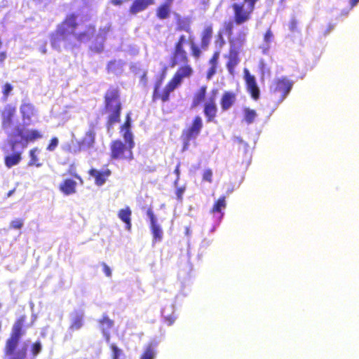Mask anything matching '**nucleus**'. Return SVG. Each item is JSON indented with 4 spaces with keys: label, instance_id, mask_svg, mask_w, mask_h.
<instances>
[{
    "label": "nucleus",
    "instance_id": "nucleus-1",
    "mask_svg": "<svg viewBox=\"0 0 359 359\" xmlns=\"http://www.w3.org/2000/svg\"><path fill=\"white\" fill-rule=\"evenodd\" d=\"M78 15L74 13L67 14L64 20L57 26L55 32L50 36V44L53 48H60V43L70 35L79 42L89 41L95 34L96 27L94 24L88 25L83 32L76 33L79 27Z\"/></svg>",
    "mask_w": 359,
    "mask_h": 359
},
{
    "label": "nucleus",
    "instance_id": "nucleus-2",
    "mask_svg": "<svg viewBox=\"0 0 359 359\" xmlns=\"http://www.w3.org/2000/svg\"><path fill=\"white\" fill-rule=\"evenodd\" d=\"M26 316H20L14 323L9 337L6 339L3 348L4 359H26L27 348L25 344L20 346L21 339L25 334L24 325Z\"/></svg>",
    "mask_w": 359,
    "mask_h": 359
},
{
    "label": "nucleus",
    "instance_id": "nucleus-3",
    "mask_svg": "<svg viewBox=\"0 0 359 359\" xmlns=\"http://www.w3.org/2000/svg\"><path fill=\"white\" fill-rule=\"evenodd\" d=\"M122 109L121 90L118 86L111 85L104 93L101 111L106 116V126L108 128L121 121Z\"/></svg>",
    "mask_w": 359,
    "mask_h": 359
},
{
    "label": "nucleus",
    "instance_id": "nucleus-4",
    "mask_svg": "<svg viewBox=\"0 0 359 359\" xmlns=\"http://www.w3.org/2000/svg\"><path fill=\"white\" fill-rule=\"evenodd\" d=\"M231 1L230 8L233 13V22L236 25H242L252 19L256 4L260 0Z\"/></svg>",
    "mask_w": 359,
    "mask_h": 359
},
{
    "label": "nucleus",
    "instance_id": "nucleus-5",
    "mask_svg": "<svg viewBox=\"0 0 359 359\" xmlns=\"http://www.w3.org/2000/svg\"><path fill=\"white\" fill-rule=\"evenodd\" d=\"M246 32L241 30L236 38L229 39L230 48L228 53L224 55V57L226 59V67L228 72L231 75L234 74L235 68L241 61L239 51L236 48V44L241 46L246 40Z\"/></svg>",
    "mask_w": 359,
    "mask_h": 359
},
{
    "label": "nucleus",
    "instance_id": "nucleus-6",
    "mask_svg": "<svg viewBox=\"0 0 359 359\" xmlns=\"http://www.w3.org/2000/svg\"><path fill=\"white\" fill-rule=\"evenodd\" d=\"M123 143L120 140H113L110 143V158L111 160L132 161L134 158L133 149L135 147V142L132 140L125 141Z\"/></svg>",
    "mask_w": 359,
    "mask_h": 359
},
{
    "label": "nucleus",
    "instance_id": "nucleus-7",
    "mask_svg": "<svg viewBox=\"0 0 359 359\" xmlns=\"http://www.w3.org/2000/svg\"><path fill=\"white\" fill-rule=\"evenodd\" d=\"M187 39L185 35L182 34L175 41L173 50L170 56V67H175L177 65L189 63V54L185 49Z\"/></svg>",
    "mask_w": 359,
    "mask_h": 359
},
{
    "label": "nucleus",
    "instance_id": "nucleus-8",
    "mask_svg": "<svg viewBox=\"0 0 359 359\" xmlns=\"http://www.w3.org/2000/svg\"><path fill=\"white\" fill-rule=\"evenodd\" d=\"M293 86V82L286 76L276 78L270 86V93L277 98L278 103L282 102L289 95Z\"/></svg>",
    "mask_w": 359,
    "mask_h": 359
},
{
    "label": "nucleus",
    "instance_id": "nucleus-9",
    "mask_svg": "<svg viewBox=\"0 0 359 359\" xmlns=\"http://www.w3.org/2000/svg\"><path fill=\"white\" fill-rule=\"evenodd\" d=\"M203 127V120L200 116H196L192 120L191 126L184 128L181 135L183 142V150H187L191 140H194L200 135Z\"/></svg>",
    "mask_w": 359,
    "mask_h": 359
},
{
    "label": "nucleus",
    "instance_id": "nucleus-10",
    "mask_svg": "<svg viewBox=\"0 0 359 359\" xmlns=\"http://www.w3.org/2000/svg\"><path fill=\"white\" fill-rule=\"evenodd\" d=\"M163 78L158 79L154 85V90L152 93L151 99L153 102L161 101L166 102L170 100V93L173 92L176 88L173 84L168 81L163 90L161 88L163 85Z\"/></svg>",
    "mask_w": 359,
    "mask_h": 359
},
{
    "label": "nucleus",
    "instance_id": "nucleus-11",
    "mask_svg": "<svg viewBox=\"0 0 359 359\" xmlns=\"http://www.w3.org/2000/svg\"><path fill=\"white\" fill-rule=\"evenodd\" d=\"M217 92V89H213L203 105V114L208 123L215 122L217 115L218 108L216 102Z\"/></svg>",
    "mask_w": 359,
    "mask_h": 359
},
{
    "label": "nucleus",
    "instance_id": "nucleus-12",
    "mask_svg": "<svg viewBox=\"0 0 359 359\" xmlns=\"http://www.w3.org/2000/svg\"><path fill=\"white\" fill-rule=\"evenodd\" d=\"M243 78L248 92L253 100H257L260 96V90L257 84L255 76L252 75L248 69L245 68L243 69Z\"/></svg>",
    "mask_w": 359,
    "mask_h": 359
},
{
    "label": "nucleus",
    "instance_id": "nucleus-13",
    "mask_svg": "<svg viewBox=\"0 0 359 359\" xmlns=\"http://www.w3.org/2000/svg\"><path fill=\"white\" fill-rule=\"evenodd\" d=\"M193 74V69L189 63L182 64L176 72L174 74L172 79L169 81L177 88L185 78H189Z\"/></svg>",
    "mask_w": 359,
    "mask_h": 359
},
{
    "label": "nucleus",
    "instance_id": "nucleus-14",
    "mask_svg": "<svg viewBox=\"0 0 359 359\" xmlns=\"http://www.w3.org/2000/svg\"><path fill=\"white\" fill-rule=\"evenodd\" d=\"M147 215L150 220V230L153 237V242L161 241L163 237V232L161 227L158 224L154 213L151 208L147 210Z\"/></svg>",
    "mask_w": 359,
    "mask_h": 359
},
{
    "label": "nucleus",
    "instance_id": "nucleus-15",
    "mask_svg": "<svg viewBox=\"0 0 359 359\" xmlns=\"http://www.w3.org/2000/svg\"><path fill=\"white\" fill-rule=\"evenodd\" d=\"M15 113L16 108L11 104H6L1 111V127L4 130H8L13 124Z\"/></svg>",
    "mask_w": 359,
    "mask_h": 359
},
{
    "label": "nucleus",
    "instance_id": "nucleus-16",
    "mask_svg": "<svg viewBox=\"0 0 359 359\" xmlns=\"http://www.w3.org/2000/svg\"><path fill=\"white\" fill-rule=\"evenodd\" d=\"M90 176L94 177V182L97 186H102L109 179L111 175L110 169L106 168L102 170H98L95 168H90L88 170Z\"/></svg>",
    "mask_w": 359,
    "mask_h": 359
},
{
    "label": "nucleus",
    "instance_id": "nucleus-17",
    "mask_svg": "<svg viewBox=\"0 0 359 359\" xmlns=\"http://www.w3.org/2000/svg\"><path fill=\"white\" fill-rule=\"evenodd\" d=\"M236 95L232 91H224L221 97L219 104L222 111L229 110L236 102Z\"/></svg>",
    "mask_w": 359,
    "mask_h": 359
},
{
    "label": "nucleus",
    "instance_id": "nucleus-18",
    "mask_svg": "<svg viewBox=\"0 0 359 359\" xmlns=\"http://www.w3.org/2000/svg\"><path fill=\"white\" fill-rule=\"evenodd\" d=\"M155 0H134L129 8L131 15H136L154 4Z\"/></svg>",
    "mask_w": 359,
    "mask_h": 359
},
{
    "label": "nucleus",
    "instance_id": "nucleus-19",
    "mask_svg": "<svg viewBox=\"0 0 359 359\" xmlns=\"http://www.w3.org/2000/svg\"><path fill=\"white\" fill-rule=\"evenodd\" d=\"M95 132L93 129H90L86 132L84 136L76 142L80 145L82 150L93 147L95 142Z\"/></svg>",
    "mask_w": 359,
    "mask_h": 359
},
{
    "label": "nucleus",
    "instance_id": "nucleus-20",
    "mask_svg": "<svg viewBox=\"0 0 359 359\" xmlns=\"http://www.w3.org/2000/svg\"><path fill=\"white\" fill-rule=\"evenodd\" d=\"M77 183L75 180L66 178L59 184V190L65 196H69L76 194Z\"/></svg>",
    "mask_w": 359,
    "mask_h": 359
},
{
    "label": "nucleus",
    "instance_id": "nucleus-21",
    "mask_svg": "<svg viewBox=\"0 0 359 359\" xmlns=\"http://www.w3.org/2000/svg\"><path fill=\"white\" fill-rule=\"evenodd\" d=\"M226 207V196H222L215 201L210 212L213 215H217V219L221 220L224 216L222 210Z\"/></svg>",
    "mask_w": 359,
    "mask_h": 359
},
{
    "label": "nucleus",
    "instance_id": "nucleus-22",
    "mask_svg": "<svg viewBox=\"0 0 359 359\" xmlns=\"http://www.w3.org/2000/svg\"><path fill=\"white\" fill-rule=\"evenodd\" d=\"M213 34V27L212 25H207L204 27L201 34V48L207 50L210 44Z\"/></svg>",
    "mask_w": 359,
    "mask_h": 359
},
{
    "label": "nucleus",
    "instance_id": "nucleus-23",
    "mask_svg": "<svg viewBox=\"0 0 359 359\" xmlns=\"http://www.w3.org/2000/svg\"><path fill=\"white\" fill-rule=\"evenodd\" d=\"M131 128V117L130 113H127L125 116L124 123L120 127V131L125 141H130L132 143L133 135L130 130Z\"/></svg>",
    "mask_w": 359,
    "mask_h": 359
},
{
    "label": "nucleus",
    "instance_id": "nucleus-24",
    "mask_svg": "<svg viewBox=\"0 0 359 359\" xmlns=\"http://www.w3.org/2000/svg\"><path fill=\"white\" fill-rule=\"evenodd\" d=\"M118 217L125 224V228L130 231L132 228L131 215L132 211L129 206L120 209L118 212Z\"/></svg>",
    "mask_w": 359,
    "mask_h": 359
},
{
    "label": "nucleus",
    "instance_id": "nucleus-25",
    "mask_svg": "<svg viewBox=\"0 0 359 359\" xmlns=\"http://www.w3.org/2000/svg\"><path fill=\"white\" fill-rule=\"evenodd\" d=\"M207 94V86H201L197 91H196L193 95L192 102L191 104V108H196L203 103L206 97Z\"/></svg>",
    "mask_w": 359,
    "mask_h": 359
},
{
    "label": "nucleus",
    "instance_id": "nucleus-26",
    "mask_svg": "<svg viewBox=\"0 0 359 359\" xmlns=\"http://www.w3.org/2000/svg\"><path fill=\"white\" fill-rule=\"evenodd\" d=\"M22 151H15L13 154L7 155L4 157V163L8 168L18 165L22 160Z\"/></svg>",
    "mask_w": 359,
    "mask_h": 359
},
{
    "label": "nucleus",
    "instance_id": "nucleus-27",
    "mask_svg": "<svg viewBox=\"0 0 359 359\" xmlns=\"http://www.w3.org/2000/svg\"><path fill=\"white\" fill-rule=\"evenodd\" d=\"M84 323V315L81 312H76L71 320L69 327L70 331H75L81 329Z\"/></svg>",
    "mask_w": 359,
    "mask_h": 359
},
{
    "label": "nucleus",
    "instance_id": "nucleus-28",
    "mask_svg": "<svg viewBox=\"0 0 359 359\" xmlns=\"http://www.w3.org/2000/svg\"><path fill=\"white\" fill-rule=\"evenodd\" d=\"M191 19L189 18H178L176 20V30L178 32H185L191 34Z\"/></svg>",
    "mask_w": 359,
    "mask_h": 359
},
{
    "label": "nucleus",
    "instance_id": "nucleus-29",
    "mask_svg": "<svg viewBox=\"0 0 359 359\" xmlns=\"http://www.w3.org/2000/svg\"><path fill=\"white\" fill-rule=\"evenodd\" d=\"M25 135H24L23 133V129L20 128V126H17L14 131L12 133H10L8 134V137L11 138V140L9 142V145L11 146V150L13 151L15 148V146L17 143L18 142L16 139L18 137H21L22 140L24 141V137Z\"/></svg>",
    "mask_w": 359,
    "mask_h": 359
},
{
    "label": "nucleus",
    "instance_id": "nucleus-30",
    "mask_svg": "<svg viewBox=\"0 0 359 359\" xmlns=\"http://www.w3.org/2000/svg\"><path fill=\"white\" fill-rule=\"evenodd\" d=\"M20 112L24 120L29 121L34 115V108L31 104H23L20 107Z\"/></svg>",
    "mask_w": 359,
    "mask_h": 359
},
{
    "label": "nucleus",
    "instance_id": "nucleus-31",
    "mask_svg": "<svg viewBox=\"0 0 359 359\" xmlns=\"http://www.w3.org/2000/svg\"><path fill=\"white\" fill-rule=\"evenodd\" d=\"M42 137L41 133L37 130H31L25 137H24V142L22 143V147L25 148L27 144L29 142H34L37 139H40Z\"/></svg>",
    "mask_w": 359,
    "mask_h": 359
},
{
    "label": "nucleus",
    "instance_id": "nucleus-32",
    "mask_svg": "<svg viewBox=\"0 0 359 359\" xmlns=\"http://www.w3.org/2000/svg\"><path fill=\"white\" fill-rule=\"evenodd\" d=\"M43 346L40 340L33 342L30 346V355L32 358H36L42 351Z\"/></svg>",
    "mask_w": 359,
    "mask_h": 359
},
{
    "label": "nucleus",
    "instance_id": "nucleus-33",
    "mask_svg": "<svg viewBox=\"0 0 359 359\" xmlns=\"http://www.w3.org/2000/svg\"><path fill=\"white\" fill-rule=\"evenodd\" d=\"M243 113H244V121L248 124H251L255 121V118L257 116V112L255 109H252L246 107V108L243 109Z\"/></svg>",
    "mask_w": 359,
    "mask_h": 359
},
{
    "label": "nucleus",
    "instance_id": "nucleus-34",
    "mask_svg": "<svg viewBox=\"0 0 359 359\" xmlns=\"http://www.w3.org/2000/svg\"><path fill=\"white\" fill-rule=\"evenodd\" d=\"M170 13V8L164 6L162 4L156 9V16L161 20L166 19Z\"/></svg>",
    "mask_w": 359,
    "mask_h": 359
},
{
    "label": "nucleus",
    "instance_id": "nucleus-35",
    "mask_svg": "<svg viewBox=\"0 0 359 359\" xmlns=\"http://www.w3.org/2000/svg\"><path fill=\"white\" fill-rule=\"evenodd\" d=\"M234 24L233 19L232 20L226 21L223 24V28L221 32L226 34L229 39L232 38Z\"/></svg>",
    "mask_w": 359,
    "mask_h": 359
},
{
    "label": "nucleus",
    "instance_id": "nucleus-36",
    "mask_svg": "<svg viewBox=\"0 0 359 359\" xmlns=\"http://www.w3.org/2000/svg\"><path fill=\"white\" fill-rule=\"evenodd\" d=\"M37 151L38 149L36 147L29 151L30 160L28 163V165H35L36 167H41L42 165V163L39 162V158L36 154Z\"/></svg>",
    "mask_w": 359,
    "mask_h": 359
},
{
    "label": "nucleus",
    "instance_id": "nucleus-37",
    "mask_svg": "<svg viewBox=\"0 0 359 359\" xmlns=\"http://www.w3.org/2000/svg\"><path fill=\"white\" fill-rule=\"evenodd\" d=\"M190 50L191 54L194 59L198 60L201 57L203 50L201 48V45L198 46L196 43L191 41L190 42Z\"/></svg>",
    "mask_w": 359,
    "mask_h": 359
},
{
    "label": "nucleus",
    "instance_id": "nucleus-38",
    "mask_svg": "<svg viewBox=\"0 0 359 359\" xmlns=\"http://www.w3.org/2000/svg\"><path fill=\"white\" fill-rule=\"evenodd\" d=\"M155 357V350L152 344H148L144 352L142 353L140 359H154Z\"/></svg>",
    "mask_w": 359,
    "mask_h": 359
},
{
    "label": "nucleus",
    "instance_id": "nucleus-39",
    "mask_svg": "<svg viewBox=\"0 0 359 359\" xmlns=\"http://www.w3.org/2000/svg\"><path fill=\"white\" fill-rule=\"evenodd\" d=\"M99 323L102 326V332L111 328L114 325V321L106 315L102 316V318L99 320Z\"/></svg>",
    "mask_w": 359,
    "mask_h": 359
},
{
    "label": "nucleus",
    "instance_id": "nucleus-40",
    "mask_svg": "<svg viewBox=\"0 0 359 359\" xmlns=\"http://www.w3.org/2000/svg\"><path fill=\"white\" fill-rule=\"evenodd\" d=\"M109 348L112 351V359H119L120 356L123 355V351L120 349L116 344H110Z\"/></svg>",
    "mask_w": 359,
    "mask_h": 359
},
{
    "label": "nucleus",
    "instance_id": "nucleus-41",
    "mask_svg": "<svg viewBox=\"0 0 359 359\" xmlns=\"http://www.w3.org/2000/svg\"><path fill=\"white\" fill-rule=\"evenodd\" d=\"M65 151L71 154H76L81 152L82 149L81 148L80 145H78L76 143L75 145L69 144L66 145Z\"/></svg>",
    "mask_w": 359,
    "mask_h": 359
},
{
    "label": "nucleus",
    "instance_id": "nucleus-42",
    "mask_svg": "<svg viewBox=\"0 0 359 359\" xmlns=\"http://www.w3.org/2000/svg\"><path fill=\"white\" fill-rule=\"evenodd\" d=\"M220 52L219 50L215 51L210 58L208 63L210 67H214L217 68L218 59L219 57Z\"/></svg>",
    "mask_w": 359,
    "mask_h": 359
},
{
    "label": "nucleus",
    "instance_id": "nucleus-43",
    "mask_svg": "<svg viewBox=\"0 0 359 359\" xmlns=\"http://www.w3.org/2000/svg\"><path fill=\"white\" fill-rule=\"evenodd\" d=\"M111 30V27L109 26L101 27L99 29V33L97 34V37L100 38L102 41L105 40L107 34Z\"/></svg>",
    "mask_w": 359,
    "mask_h": 359
},
{
    "label": "nucleus",
    "instance_id": "nucleus-44",
    "mask_svg": "<svg viewBox=\"0 0 359 359\" xmlns=\"http://www.w3.org/2000/svg\"><path fill=\"white\" fill-rule=\"evenodd\" d=\"M23 226L22 219H16L12 220L10 223V228L13 229H20Z\"/></svg>",
    "mask_w": 359,
    "mask_h": 359
},
{
    "label": "nucleus",
    "instance_id": "nucleus-45",
    "mask_svg": "<svg viewBox=\"0 0 359 359\" xmlns=\"http://www.w3.org/2000/svg\"><path fill=\"white\" fill-rule=\"evenodd\" d=\"M12 90H13V86H11V84L6 83L4 85L2 92L4 94V100H7V98Z\"/></svg>",
    "mask_w": 359,
    "mask_h": 359
},
{
    "label": "nucleus",
    "instance_id": "nucleus-46",
    "mask_svg": "<svg viewBox=\"0 0 359 359\" xmlns=\"http://www.w3.org/2000/svg\"><path fill=\"white\" fill-rule=\"evenodd\" d=\"M186 191V186H182L180 187H177L175 190V194L177 196V199L178 201L182 202L183 199V194Z\"/></svg>",
    "mask_w": 359,
    "mask_h": 359
},
{
    "label": "nucleus",
    "instance_id": "nucleus-47",
    "mask_svg": "<svg viewBox=\"0 0 359 359\" xmlns=\"http://www.w3.org/2000/svg\"><path fill=\"white\" fill-rule=\"evenodd\" d=\"M203 180L209 183L212 182V171L210 169H206L203 174Z\"/></svg>",
    "mask_w": 359,
    "mask_h": 359
},
{
    "label": "nucleus",
    "instance_id": "nucleus-48",
    "mask_svg": "<svg viewBox=\"0 0 359 359\" xmlns=\"http://www.w3.org/2000/svg\"><path fill=\"white\" fill-rule=\"evenodd\" d=\"M118 67V63L116 60H111L107 65L108 72H114Z\"/></svg>",
    "mask_w": 359,
    "mask_h": 359
},
{
    "label": "nucleus",
    "instance_id": "nucleus-49",
    "mask_svg": "<svg viewBox=\"0 0 359 359\" xmlns=\"http://www.w3.org/2000/svg\"><path fill=\"white\" fill-rule=\"evenodd\" d=\"M180 165H181V163L180 162H178V163L177 164V165L175 166V168L174 170V173L176 175V178L173 182V184L175 187H177L178 185V182L180 181Z\"/></svg>",
    "mask_w": 359,
    "mask_h": 359
},
{
    "label": "nucleus",
    "instance_id": "nucleus-50",
    "mask_svg": "<svg viewBox=\"0 0 359 359\" xmlns=\"http://www.w3.org/2000/svg\"><path fill=\"white\" fill-rule=\"evenodd\" d=\"M58 144V140L57 137H53L50 141V143L48 144V147H47V150L48 151H53L55 150V149L56 148V147L57 146Z\"/></svg>",
    "mask_w": 359,
    "mask_h": 359
},
{
    "label": "nucleus",
    "instance_id": "nucleus-51",
    "mask_svg": "<svg viewBox=\"0 0 359 359\" xmlns=\"http://www.w3.org/2000/svg\"><path fill=\"white\" fill-rule=\"evenodd\" d=\"M216 42L218 43L219 48H222L226 43L222 32L221 31L218 32L217 33Z\"/></svg>",
    "mask_w": 359,
    "mask_h": 359
},
{
    "label": "nucleus",
    "instance_id": "nucleus-52",
    "mask_svg": "<svg viewBox=\"0 0 359 359\" xmlns=\"http://www.w3.org/2000/svg\"><path fill=\"white\" fill-rule=\"evenodd\" d=\"M273 37V34L270 29H269L264 36V41L266 43H269L271 42Z\"/></svg>",
    "mask_w": 359,
    "mask_h": 359
},
{
    "label": "nucleus",
    "instance_id": "nucleus-53",
    "mask_svg": "<svg viewBox=\"0 0 359 359\" xmlns=\"http://www.w3.org/2000/svg\"><path fill=\"white\" fill-rule=\"evenodd\" d=\"M217 72V68L214 67H210L206 72V79L210 80Z\"/></svg>",
    "mask_w": 359,
    "mask_h": 359
},
{
    "label": "nucleus",
    "instance_id": "nucleus-54",
    "mask_svg": "<svg viewBox=\"0 0 359 359\" xmlns=\"http://www.w3.org/2000/svg\"><path fill=\"white\" fill-rule=\"evenodd\" d=\"M298 22L297 20L292 19L289 23V29L291 32H294L297 29Z\"/></svg>",
    "mask_w": 359,
    "mask_h": 359
},
{
    "label": "nucleus",
    "instance_id": "nucleus-55",
    "mask_svg": "<svg viewBox=\"0 0 359 359\" xmlns=\"http://www.w3.org/2000/svg\"><path fill=\"white\" fill-rule=\"evenodd\" d=\"M102 266L103 271L105 273V275L107 277H111V271L110 268L104 262L102 263Z\"/></svg>",
    "mask_w": 359,
    "mask_h": 359
},
{
    "label": "nucleus",
    "instance_id": "nucleus-56",
    "mask_svg": "<svg viewBox=\"0 0 359 359\" xmlns=\"http://www.w3.org/2000/svg\"><path fill=\"white\" fill-rule=\"evenodd\" d=\"M69 173L72 177H74L75 179L78 180L79 181L80 184H83V180L82 179V177L79 174H77L75 172H69Z\"/></svg>",
    "mask_w": 359,
    "mask_h": 359
},
{
    "label": "nucleus",
    "instance_id": "nucleus-57",
    "mask_svg": "<svg viewBox=\"0 0 359 359\" xmlns=\"http://www.w3.org/2000/svg\"><path fill=\"white\" fill-rule=\"evenodd\" d=\"M175 318L172 316H167L165 318V320L168 325H172L175 322Z\"/></svg>",
    "mask_w": 359,
    "mask_h": 359
},
{
    "label": "nucleus",
    "instance_id": "nucleus-58",
    "mask_svg": "<svg viewBox=\"0 0 359 359\" xmlns=\"http://www.w3.org/2000/svg\"><path fill=\"white\" fill-rule=\"evenodd\" d=\"M128 0H111L110 2L114 6H121Z\"/></svg>",
    "mask_w": 359,
    "mask_h": 359
},
{
    "label": "nucleus",
    "instance_id": "nucleus-59",
    "mask_svg": "<svg viewBox=\"0 0 359 359\" xmlns=\"http://www.w3.org/2000/svg\"><path fill=\"white\" fill-rule=\"evenodd\" d=\"M6 57L7 54L6 51L0 52V65H2L4 62Z\"/></svg>",
    "mask_w": 359,
    "mask_h": 359
},
{
    "label": "nucleus",
    "instance_id": "nucleus-60",
    "mask_svg": "<svg viewBox=\"0 0 359 359\" xmlns=\"http://www.w3.org/2000/svg\"><path fill=\"white\" fill-rule=\"evenodd\" d=\"M359 2V0H350V8L349 10L352 9L354 6H355Z\"/></svg>",
    "mask_w": 359,
    "mask_h": 359
},
{
    "label": "nucleus",
    "instance_id": "nucleus-61",
    "mask_svg": "<svg viewBox=\"0 0 359 359\" xmlns=\"http://www.w3.org/2000/svg\"><path fill=\"white\" fill-rule=\"evenodd\" d=\"M173 1L174 0H165V2L163 3L162 4L164 5V6H167L168 7L170 8Z\"/></svg>",
    "mask_w": 359,
    "mask_h": 359
},
{
    "label": "nucleus",
    "instance_id": "nucleus-62",
    "mask_svg": "<svg viewBox=\"0 0 359 359\" xmlns=\"http://www.w3.org/2000/svg\"><path fill=\"white\" fill-rule=\"evenodd\" d=\"M103 333H104V337H105V339H106V341H107V342H109V339H110L109 334V333H107V332H106L105 331H104V332H103Z\"/></svg>",
    "mask_w": 359,
    "mask_h": 359
},
{
    "label": "nucleus",
    "instance_id": "nucleus-63",
    "mask_svg": "<svg viewBox=\"0 0 359 359\" xmlns=\"http://www.w3.org/2000/svg\"><path fill=\"white\" fill-rule=\"evenodd\" d=\"M185 234H186V236H190V234H191L190 229H189V227H188V226H187V227L185 228Z\"/></svg>",
    "mask_w": 359,
    "mask_h": 359
},
{
    "label": "nucleus",
    "instance_id": "nucleus-64",
    "mask_svg": "<svg viewBox=\"0 0 359 359\" xmlns=\"http://www.w3.org/2000/svg\"><path fill=\"white\" fill-rule=\"evenodd\" d=\"M15 189H12V190H11V191H9L7 193L6 196H7V197H10V196H12V194L15 192Z\"/></svg>",
    "mask_w": 359,
    "mask_h": 359
}]
</instances>
